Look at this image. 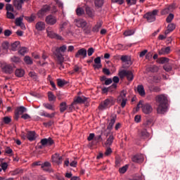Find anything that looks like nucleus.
I'll return each mask as SVG.
<instances>
[{"mask_svg":"<svg viewBox=\"0 0 180 180\" xmlns=\"http://www.w3.org/2000/svg\"><path fill=\"white\" fill-rule=\"evenodd\" d=\"M6 11H7V12H13L15 9L13 6H12V4H7L6 5Z\"/></svg>","mask_w":180,"mask_h":180,"instance_id":"37998d69","label":"nucleus"},{"mask_svg":"<svg viewBox=\"0 0 180 180\" xmlns=\"http://www.w3.org/2000/svg\"><path fill=\"white\" fill-rule=\"evenodd\" d=\"M6 16L8 19H15V15L9 11L6 12Z\"/></svg>","mask_w":180,"mask_h":180,"instance_id":"5fc2aeb1","label":"nucleus"},{"mask_svg":"<svg viewBox=\"0 0 180 180\" xmlns=\"http://www.w3.org/2000/svg\"><path fill=\"white\" fill-rule=\"evenodd\" d=\"M12 63H20V58L18 56H13L11 58Z\"/></svg>","mask_w":180,"mask_h":180,"instance_id":"3c124183","label":"nucleus"},{"mask_svg":"<svg viewBox=\"0 0 180 180\" xmlns=\"http://www.w3.org/2000/svg\"><path fill=\"white\" fill-rule=\"evenodd\" d=\"M94 63L96 65H94L93 67L96 70H99V68H102V64H101V57H97L94 59Z\"/></svg>","mask_w":180,"mask_h":180,"instance_id":"393cba45","label":"nucleus"},{"mask_svg":"<svg viewBox=\"0 0 180 180\" xmlns=\"http://www.w3.org/2000/svg\"><path fill=\"white\" fill-rule=\"evenodd\" d=\"M41 10L46 13H47V12H50V6L46 5L44 6L43 8H41Z\"/></svg>","mask_w":180,"mask_h":180,"instance_id":"052dcab7","label":"nucleus"},{"mask_svg":"<svg viewBox=\"0 0 180 180\" xmlns=\"http://www.w3.org/2000/svg\"><path fill=\"white\" fill-rule=\"evenodd\" d=\"M122 63H125L126 64H131V57L127 55H123L120 58Z\"/></svg>","mask_w":180,"mask_h":180,"instance_id":"b1692460","label":"nucleus"},{"mask_svg":"<svg viewBox=\"0 0 180 180\" xmlns=\"http://www.w3.org/2000/svg\"><path fill=\"white\" fill-rule=\"evenodd\" d=\"M75 57L76 58H79V57H82L83 58H85L86 57V49L82 48L78 50L76 54L75 55Z\"/></svg>","mask_w":180,"mask_h":180,"instance_id":"4468645a","label":"nucleus"},{"mask_svg":"<svg viewBox=\"0 0 180 180\" xmlns=\"http://www.w3.org/2000/svg\"><path fill=\"white\" fill-rule=\"evenodd\" d=\"M174 19V14H172V13H170L168 16H167V19H166V22H167V23H171V22H172V20Z\"/></svg>","mask_w":180,"mask_h":180,"instance_id":"8fccbe9b","label":"nucleus"},{"mask_svg":"<svg viewBox=\"0 0 180 180\" xmlns=\"http://www.w3.org/2000/svg\"><path fill=\"white\" fill-rule=\"evenodd\" d=\"M3 71L6 74H12L13 72V66L11 64H6L3 66Z\"/></svg>","mask_w":180,"mask_h":180,"instance_id":"2eb2a0df","label":"nucleus"},{"mask_svg":"<svg viewBox=\"0 0 180 180\" xmlns=\"http://www.w3.org/2000/svg\"><path fill=\"white\" fill-rule=\"evenodd\" d=\"M116 115H112L110 117V120H108V125L107 127V130H112V129H113V126L115 124V123H116Z\"/></svg>","mask_w":180,"mask_h":180,"instance_id":"9d476101","label":"nucleus"},{"mask_svg":"<svg viewBox=\"0 0 180 180\" xmlns=\"http://www.w3.org/2000/svg\"><path fill=\"white\" fill-rule=\"evenodd\" d=\"M45 22L46 25H49L50 26H54V25L57 23V17L53 15H49L46 17Z\"/></svg>","mask_w":180,"mask_h":180,"instance_id":"1a4fd4ad","label":"nucleus"},{"mask_svg":"<svg viewBox=\"0 0 180 180\" xmlns=\"http://www.w3.org/2000/svg\"><path fill=\"white\" fill-rule=\"evenodd\" d=\"M132 34H134V30H128L124 32V35L126 37L132 36Z\"/></svg>","mask_w":180,"mask_h":180,"instance_id":"49530a36","label":"nucleus"},{"mask_svg":"<svg viewBox=\"0 0 180 180\" xmlns=\"http://www.w3.org/2000/svg\"><path fill=\"white\" fill-rule=\"evenodd\" d=\"M18 53H20V54L21 56H25V53H27V48H26V47H22V48L19 50Z\"/></svg>","mask_w":180,"mask_h":180,"instance_id":"a18cd8bd","label":"nucleus"},{"mask_svg":"<svg viewBox=\"0 0 180 180\" xmlns=\"http://www.w3.org/2000/svg\"><path fill=\"white\" fill-rule=\"evenodd\" d=\"M0 167L3 169V171L6 172L8 169V163L7 162H1Z\"/></svg>","mask_w":180,"mask_h":180,"instance_id":"603ef678","label":"nucleus"},{"mask_svg":"<svg viewBox=\"0 0 180 180\" xmlns=\"http://www.w3.org/2000/svg\"><path fill=\"white\" fill-rule=\"evenodd\" d=\"M27 139L30 141H33L36 140V132L34 131H28L27 132Z\"/></svg>","mask_w":180,"mask_h":180,"instance_id":"aec40b11","label":"nucleus"},{"mask_svg":"<svg viewBox=\"0 0 180 180\" xmlns=\"http://www.w3.org/2000/svg\"><path fill=\"white\" fill-rule=\"evenodd\" d=\"M165 71H167V72H169V71H171L172 70V67H171V65H165L163 67Z\"/></svg>","mask_w":180,"mask_h":180,"instance_id":"680f3d73","label":"nucleus"},{"mask_svg":"<svg viewBox=\"0 0 180 180\" xmlns=\"http://www.w3.org/2000/svg\"><path fill=\"white\" fill-rule=\"evenodd\" d=\"M94 53H95V49L94 48H89L87 50V55L89 56V57H91V56H92Z\"/></svg>","mask_w":180,"mask_h":180,"instance_id":"6e6d98bb","label":"nucleus"},{"mask_svg":"<svg viewBox=\"0 0 180 180\" xmlns=\"http://www.w3.org/2000/svg\"><path fill=\"white\" fill-rule=\"evenodd\" d=\"M169 53H171V47L169 46L162 48L158 51L159 56H167V54H169Z\"/></svg>","mask_w":180,"mask_h":180,"instance_id":"dca6fc26","label":"nucleus"},{"mask_svg":"<svg viewBox=\"0 0 180 180\" xmlns=\"http://www.w3.org/2000/svg\"><path fill=\"white\" fill-rule=\"evenodd\" d=\"M116 102V100L113 97H108L103 102H101L98 106V109L100 110H105L110 108V106H113Z\"/></svg>","mask_w":180,"mask_h":180,"instance_id":"f03ea898","label":"nucleus"},{"mask_svg":"<svg viewBox=\"0 0 180 180\" xmlns=\"http://www.w3.org/2000/svg\"><path fill=\"white\" fill-rule=\"evenodd\" d=\"M112 154V148H107L104 153V157H109Z\"/></svg>","mask_w":180,"mask_h":180,"instance_id":"de8ad7c7","label":"nucleus"},{"mask_svg":"<svg viewBox=\"0 0 180 180\" xmlns=\"http://www.w3.org/2000/svg\"><path fill=\"white\" fill-rule=\"evenodd\" d=\"M136 91L141 96H146V90H144V86L143 84L138 85Z\"/></svg>","mask_w":180,"mask_h":180,"instance_id":"5701e85b","label":"nucleus"},{"mask_svg":"<svg viewBox=\"0 0 180 180\" xmlns=\"http://www.w3.org/2000/svg\"><path fill=\"white\" fill-rule=\"evenodd\" d=\"M73 71L74 72H79V71H81V68L78 65H75Z\"/></svg>","mask_w":180,"mask_h":180,"instance_id":"338daca9","label":"nucleus"},{"mask_svg":"<svg viewBox=\"0 0 180 180\" xmlns=\"http://www.w3.org/2000/svg\"><path fill=\"white\" fill-rule=\"evenodd\" d=\"M117 102H121V107L124 108L126 106V104L127 103V97H126V91L123 90L121 91L120 96L117 98Z\"/></svg>","mask_w":180,"mask_h":180,"instance_id":"0eeeda50","label":"nucleus"},{"mask_svg":"<svg viewBox=\"0 0 180 180\" xmlns=\"http://www.w3.org/2000/svg\"><path fill=\"white\" fill-rule=\"evenodd\" d=\"M116 47H117V50H126V46L120 44H118L116 46Z\"/></svg>","mask_w":180,"mask_h":180,"instance_id":"e2e57ef3","label":"nucleus"},{"mask_svg":"<svg viewBox=\"0 0 180 180\" xmlns=\"http://www.w3.org/2000/svg\"><path fill=\"white\" fill-rule=\"evenodd\" d=\"M101 27H102V22H97L96 24L93 27L92 32H94V33H98Z\"/></svg>","mask_w":180,"mask_h":180,"instance_id":"c85d7f7f","label":"nucleus"},{"mask_svg":"<svg viewBox=\"0 0 180 180\" xmlns=\"http://www.w3.org/2000/svg\"><path fill=\"white\" fill-rule=\"evenodd\" d=\"M133 162H135L136 164H141L143 161H144V159L143 158H132Z\"/></svg>","mask_w":180,"mask_h":180,"instance_id":"09e8293b","label":"nucleus"},{"mask_svg":"<svg viewBox=\"0 0 180 180\" xmlns=\"http://www.w3.org/2000/svg\"><path fill=\"white\" fill-rule=\"evenodd\" d=\"M113 140H115V136H113V134H110L105 143V146H109L112 144Z\"/></svg>","mask_w":180,"mask_h":180,"instance_id":"c756f323","label":"nucleus"},{"mask_svg":"<svg viewBox=\"0 0 180 180\" xmlns=\"http://www.w3.org/2000/svg\"><path fill=\"white\" fill-rule=\"evenodd\" d=\"M60 112L63 113L67 110V103L63 102L60 104Z\"/></svg>","mask_w":180,"mask_h":180,"instance_id":"c9c22d12","label":"nucleus"},{"mask_svg":"<svg viewBox=\"0 0 180 180\" xmlns=\"http://www.w3.org/2000/svg\"><path fill=\"white\" fill-rule=\"evenodd\" d=\"M174 9H175V6L170 5L161 11V15H168V13H169V12H172Z\"/></svg>","mask_w":180,"mask_h":180,"instance_id":"412c9836","label":"nucleus"},{"mask_svg":"<svg viewBox=\"0 0 180 180\" xmlns=\"http://www.w3.org/2000/svg\"><path fill=\"white\" fill-rule=\"evenodd\" d=\"M34 167L41 165V168L44 171H46V172H50L51 171V164L49 162H45L44 163L41 164V162H35L32 163Z\"/></svg>","mask_w":180,"mask_h":180,"instance_id":"423d86ee","label":"nucleus"},{"mask_svg":"<svg viewBox=\"0 0 180 180\" xmlns=\"http://www.w3.org/2000/svg\"><path fill=\"white\" fill-rule=\"evenodd\" d=\"M26 112H27V109L23 106H20V108H17L15 113V120H18V119H19V115H23V113Z\"/></svg>","mask_w":180,"mask_h":180,"instance_id":"ddd939ff","label":"nucleus"},{"mask_svg":"<svg viewBox=\"0 0 180 180\" xmlns=\"http://www.w3.org/2000/svg\"><path fill=\"white\" fill-rule=\"evenodd\" d=\"M35 28L37 30H38V32H41L46 29V23H44L43 21H39L36 23Z\"/></svg>","mask_w":180,"mask_h":180,"instance_id":"f3484780","label":"nucleus"},{"mask_svg":"<svg viewBox=\"0 0 180 180\" xmlns=\"http://www.w3.org/2000/svg\"><path fill=\"white\" fill-rule=\"evenodd\" d=\"M83 32L85 33V34H91V28L86 26L84 28H83Z\"/></svg>","mask_w":180,"mask_h":180,"instance_id":"13d9d810","label":"nucleus"},{"mask_svg":"<svg viewBox=\"0 0 180 180\" xmlns=\"http://www.w3.org/2000/svg\"><path fill=\"white\" fill-rule=\"evenodd\" d=\"M25 75V70L23 69H17L15 70V77H18V78H21Z\"/></svg>","mask_w":180,"mask_h":180,"instance_id":"2f4dec72","label":"nucleus"},{"mask_svg":"<svg viewBox=\"0 0 180 180\" xmlns=\"http://www.w3.org/2000/svg\"><path fill=\"white\" fill-rule=\"evenodd\" d=\"M48 98L49 102H53V101H56V96H54V94H53V92L51 91L48 92Z\"/></svg>","mask_w":180,"mask_h":180,"instance_id":"ea45409f","label":"nucleus"},{"mask_svg":"<svg viewBox=\"0 0 180 180\" xmlns=\"http://www.w3.org/2000/svg\"><path fill=\"white\" fill-rule=\"evenodd\" d=\"M127 168H129V165H126L125 166L119 169L120 174H124L126 171H127Z\"/></svg>","mask_w":180,"mask_h":180,"instance_id":"c03bdc74","label":"nucleus"},{"mask_svg":"<svg viewBox=\"0 0 180 180\" xmlns=\"http://www.w3.org/2000/svg\"><path fill=\"white\" fill-rule=\"evenodd\" d=\"M43 106H44L46 109H49V110H55L54 105L50 103H44Z\"/></svg>","mask_w":180,"mask_h":180,"instance_id":"a19ab883","label":"nucleus"},{"mask_svg":"<svg viewBox=\"0 0 180 180\" xmlns=\"http://www.w3.org/2000/svg\"><path fill=\"white\" fill-rule=\"evenodd\" d=\"M46 33H47L48 37H50V39H56L57 40H63V37L56 34V32L53 31H49V29L46 30Z\"/></svg>","mask_w":180,"mask_h":180,"instance_id":"f8f14e48","label":"nucleus"},{"mask_svg":"<svg viewBox=\"0 0 180 180\" xmlns=\"http://www.w3.org/2000/svg\"><path fill=\"white\" fill-rule=\"evenodd\" d=\"M94 4L96 8H102L103 6V0H94Z\"/></svg>","mask_w":180,"mask_h":180,"instance_id":"58836bf2","label":"nucleus"},{"mask_svg":"<svg viewBox=\"0 0 180 180\" xmlns=\"http://www.w3.org/2000/svg\"><path fill=\"white\" fill-rule=\"evenodd\" d=\"M20 42L15 41L14 43L11 44V50L13 51H16L18 50V47H19Z\"/></svg>","mask_w":180,"mask_h":180,"instance_id":"f704fd0d","label":"nucleus"},{"mask_svg":"<svg viewBox=\"0 0 180 180\" xmlns=\"http://www.w3.org/2000/svg\"><path fill=\"white\" fill-rule=\"evenodd\" d=\"M118 75L120 78H121V79H123L124 77H127V79H128V81H132L133 79H134V75H133V72L130 70H122L119 72Z\"/></svg>","mask_w":180,"mask_h":180,"instance_id":"20e7f679","label":"nucleus"},{"mask_svg":"<svg viewBox=\"0 0 180 180\" xmlns=\"http://www.w3.org/2000/svg\"><path fill=\"white\" fill-rule=\"evenodd\" d=\"M57 84H58V86H60V88H63V86H64V85L67 84V82H65V80H63L61 79H58Z\"/></svg>","mask_w":180,"mask_h":180,"instance_id":"e433bc0d","label":"nucleus"},{"mask_svg":"<svg viewBox=\"0 0 180 180\" xmlns=\"http://www.w3.org/2000/svg\"><path fill=\"white\" fill-rule=\"evenodd\" d=\"M21 118H22V119H24V120H27V119H31V117H30V115H29L28 114H23V115L21 116Z\"/></svg>","mask_w":180,"mask_h":180,"instance_id":"69168bd1","label":"nucleus"},{"mask_svg":"<svg viewBox=\"0 0 180 180\" xmlns=\"http://www.w3.org/2000/svg\"><path fill=\"white\" fill-rule=\"evenodd\" d=\"M141 108L143 113L145 115H150L153 112V107L150 103H143V101H140L136 106V110H139Z\"/></svg>","mask_w":180,"mask_h":180,"instance_id":"7ed1b4c3","label":"nucleus"},{"mask_svg":"<svg viewBox=\"0 0 180 180\" xmlns=\"http://www.w3.org/2000/svg\"><path fill=\"white\" fill-rule=\"evenodd\" d=\"M138 136L140 139L146 140V139H148L150 137V134L147 131V129H142L139 131Z\"/></svg>","mask_w":180,"mask_h":180,"instance_id":"9b49d317","label":"nucleus"},{"mask_svg":"<svg viewBox=\"0 0 180 180\" xmlns=\"http://www.w3.org/2000/svg\"><path fill=\"white\" fill-rule=\"evenodd\" d=\"M15 25L16 26H20L21 29L25 30L26 29V26L23 24V17H19L15 19Z\"/></svg>","mask_w":180,"mask_h":180,"instance_id":"a211bd4d","label":"nucleus"},{"mask_svg":"<svg viewBox=\"0 0 180 180\" xmlns=\"http://www.w3.org/2000/svg\"><path fill=\"white\" fill-rule=\"evenodd\" d=\"M4 122L5 124H9V123H11V122H12V119H11V117H4Z\"/></svg>","mask_w":180,"mask_h":180,"instance_id":"4d7b16f0","label":"nucleus"},{"mask_svg":"<svg viewBox=\"0 0 180 180\" xmlns=\"http://www.w3.org/2000/svg\"><path fill=\"white\" fill-rule=\"evenodd\" d=\"M24 61L25 63H27L28 65H32L33 64V60H32V58L30 56H25L24 58Z\"/></svg>","mask_w":180,"mask_h":180,"instance_id":"4c0bfd02","label":"nucleus"},{"mask_svg":"<svg viewBox=\"0 0 180 180\" xmlns=\"http://www.w3.org/2000/svg\"><path fill=\"white\" fill-rule=\"evenodd\" d=\"M175 29V25L174 23L169 24L167 26V30L165 31V34L171 33Z\"/></svg>","mask_w":180,"mask_h":180,"instance_id":"72a5a7b5","label":"nucleus"},{"mask_svg":"<svg viewBox=\"0 0 180 180\" xmlns=\"http://www.w3.org/2000/svg\"><path fill=\"white\" fill-rule=\"evenodd\" d=\"M23 172V170L20 169H16L13 172V175H18V174H22Z\"/></svg>","mask_w":180,"mask_h":180,"instance_id":"0e129e2a","label":"nucleus"},{"mask_svg":"<svg viewBox=\"0 0 180 180\" xmlns=\"http://www.w3.org/2000/svg\"><path fill=\"white\" fill-rule=\"evenodd\" d=\"M75 25L77 27L85 29V27L88 26V22L83 18H77L75 20Z\"/></svg>","mask_w":180,"mask_h":180,"instance_id":"6e6552de","label":"nucleus"},{"mask_svg":"<svg viewBox=\"0 0 180 180\" xmlns=\"http://www.w3.org/2000/svg\"><path fill=\"white\" fill-rule=\"evenodd\" d=\"M158 15V10L155 9L153 10L152 12L146 13L143 18L149 22V23H151L152 22H155V17Z\"/></svg>","mask_w":180,"mask_h":180,"instance_id":"39448f33","label":"nucleus"},{"mask_svg":"<svg viewBox=\"0 0 180 180\" xmlns=\"http://www.w3.org/2000/svg\"><path fill=\"white\" fill-rule=\"evenodd\" d=\"M76 13L77 16H82L85 11L82 8H77L76 10Z\"/></svg>","mask_w":180,"mask_h":180,"instance_id":"79ce46f5","label":"nucleus"},{"mask_svg":"<svg viewBox=\"0 0 180 180\" xmlns=\"http://www.w3.org/2000/svg\"><path fill=\"white\" fill-rule=\"evenodd\" d=\"M25 1L26 0H14L13 5L15 8L18 9V11H20V9H22V5Z\"/></svg>","mask_w":180,"mask_h":180,"instance_id":"6ab92c4d","label":"nucleus"},{"mask_svg":"<svg viewBox=\"0 0 180 180\" xmlns=\"http://www.w3.org/2000/svg\"><path fill=\"white\" fill-rule=\"evenodd\" d=\"M65 51H67V46L65 45H63L56 49V53H65Z\"/></svg>","mask_w":180,"mask_h":180,"instance_id":"473e14b6","label":"nucleus"},{"mask_svg":"<svg viewBox=\"0 0 180 180\" xmlns=\"http://www.w3.org/2000/svg\"><path fill=\"white\" fill-rule=\"evenodd\" d=\"M155 101L158 104L157 112L159 115H164L167 112V103L168 98L164 94L158 95L155 97Z\"/></svg>","mask_w":180,"mask_h":180,"instance_id":"f257e3e1","label":"nucleus"},{"mask_svg":"<svg viewBox=\"0 0 180 180\" xmlns=\"http://www.w3.org/2000/svg\"><path fill=\"white\" fill-rule=\"evenodd\" d=\"M37 15L38 18H43V16L46 15V13L42 9H41L39 11H38Z\"/></svg>","mask_w":180,"mask_h":180,"instance_id":"bf43d9fd","label":"nucleus"},{"mask_svg":"<svg viewBox=\"0 0 180 180\" xmlns=\"http://www.w3.org/2000/svg\"><path fill=\"white\" fill-rule=\"evenodd\" d=\"M53 143H54V141H53V139H51V138L43 139L41 140V146H51Z\"/></svg>","mask_w":180,"mask_h":180,"instance_id":"4be33fe9","label":"nucleus"},{"mask_svg":"<svg viewBox=\"0 0 180 180\" xmlns=\"http://www.w3.org/2000/svg\"><path fill=\"white\" fill-rule=\"evenodd\" d=\"M25 20H27L29 23H32V22H34L36 20V15L32 14L30 16H25L24 17Z\"/></svg>","mask_w":180,"mask_h":180,"instance_id":"7c9ffc66","label":"nucleus"},{"mask_svg":"<svg viewBox=\"0 0 180 180\" xmlns=\"http://www.w3.org/2000/svg\"><path fill=\"white\" fill-rule=\"evenodd\" d=\"M84 102H86V98L78 96L77 98L74 99L72 105H75V103H84Z\"/></svg>","mask_w":180,"mask_h":180,"instance_id":"cd10ccee","label":"nucleus"},{"mask_svg":"<svg viewBox=\"0 0 180 180\" xmlns=\"http://www.w3.org/2000/svg\"><path fill=\"white\" fill-rule=\"evenodd\" d=\"M29 77L32 78V79H37V75L34 72H29Z\"/></svg>","mask_w":180,"mask_h":180,"instance_id":"864d4df0","label":"nucleus"},{"mask_svg":"<svg viewBox=\"0 0 180 180\" xmlns=\"http://www.w3.org/2000/svg\"><path fill=\"white\" fill-rule=\"evenodd\" d=\"M12 34V31L9 30H6L4 31V35L6 37H9Z\"/></svg>","mask_w":180,"mask_h":180,"instance_id":"774afa93","label":"nucleus"},{"mask_svg":"<svg viewBox=\"0 0 180 180\" xmlns=\"http://www.w3.org/2000/svg\"><path fill=\"white\" fill-rule=\"evenodd\" d=\"M55 56L58 64L64 63V56L61 53L56 52Z\"/></svg>","mask_w":180,"mask_h":180,"instance_id":"a878e982","label":"nucleus"},{"mask_svg":"<svg viewBox=\"0 0 180 180\" xmlns=\"http://www.w3.org/2000/svg\"><path fill=\"white\" fill-rule=\"evenodd\" d=\"M86 13L89 16V18H91V19H94L95 18V11L89 7H86Z\"/></svg>","mask_w":180,"mask_h":180,"instance_id":"bb28decb","label":"nucleus"}]
</instances>
